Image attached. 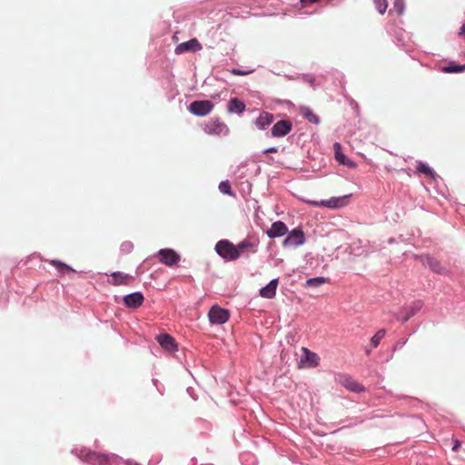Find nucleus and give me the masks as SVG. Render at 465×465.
I'll list each match as a JSON object with an SVG mask.
<instances>
[{"label": "nucleus", "instance_id": "obj_1", "mask_svg": "<svg viewBox=\"0 0 465 465\" xmlns=\"http://www.w3.org/2000/svg\"><path fill=\"white\" fill-rule=\"evenodd\" d=\"M76 454L82 460L92 465H108L110 459L116 457L114 454L99 453L85 448L76 450Z\"/></svg>", "mask_w": 465, "mask_h": 465}, {"label": "nucleus", "instance_id": "obj_2", "mask_svg": "<svg viewBox=\"0 0 465 465\" xmlns=\"http://www.w3.org/2000/svg\"><path fill=\"white\" fill-rule=\"evenodd\" d=\"M216 252L227 261L238 259V252L235 245L228 240H221L215 245Z\"/></svg>", "mask_w": 465, "mask_h": 465}, {"label": "nucleus", "instance_id": "obj_3", "mask_svg": "<svg viewBox=\"0 0 465 465\" xmlns=\"http://www.w3.org/2000/svg\"><path fill=\"white\" fill-rule=\"evenodd\" d=\"M188 109L194 115L205 116L213 111V104L209 100L193 101Z\"/></svg>", "mask_w": 465, "mask_h": 465}, {"label": "nucleus", "instance_id": "obj_4", "mask_svg": "<svg viewBox=\"0 0 465 465\" xmlns=\"http://www.w3.org/2000/svg\"><path fill=\"white\" fill-rule=\"evenodd\" d=\"M203 130L206 134L212 135H227L229 134L227 125L218 119L209 120L205 124Z\"/></svg>", "mask_w": 465, "mask_h": 465}, {"label": "nucleus", "instance_id": "obj_5", "mask_svg": "<svg viewBox=\"0 0 465 465\" xmlns=\"http://www.w3.org/2000/svg\"><path fill=\"white\" fill-rule=\"evenodd\" d=\"M305 242V235L301 228L292 230L287 237L283 240V247H297L303 244Z\"/></svg>", "mask_w": 465, "mask_h": 465}, {"label": "nucleus", "instance_id": "obj_6", "mask_svg": "<svg viewBox=\"0 0 465 465\" xmlns=\"http://www.w3.org/2000/svg\"><path fill=\"white\" fill-rule=\"evenodd\" d=\"M229 316V312L218 305L213 306L208 313L209 320L213 324H223L228 321Z\"/></svg>", "mask_w": 465, "mask_h": 465}, {"label": "nucleus", "instance_id": "obj_7", "mask_svg": "<svg viewBox=\"0 0 465 465\" xmlns=\"http://www.w3.org/2000/svg\"><path fill=\"white\" fill-rule=\"evenodd\" d=\"M157 256L160 262L167 266H173L180 261V255L173 249H161Z\"/></svg>", "mask_w": 465, "mask_h": 465}, {"label": "nucleus", "instance_id": "obj_8", "mask_svg": "<svg viewBox=\"0 0 465 465\" xmlns=\"http://www.w3.org/2000/svg\"><path fill=\"white\" fill-rule=\"evenodd\" d=\"M201 49H202V45L196 38H193L187 42H183V43L178 45L175 48V54H182L186 52L194 53Z\"/></svg>", "mask_w": 465, "mask_h": 465}, {"label": "nucleus", "instance_id": "obj_9", "mask_svg": "<svg viewBox=\"0 0 465 465\" xmlns=\"http://www.w3.org/2000/svg\"><path fill=\"white\" fill-rule=\"evenodd\" d=\"M338 381L341 385H342L351 391L361 392L364 391V387L358 383L356 381H354L349 375H339Z\"/></svg>", "mask_w": 465, "mask_h": 465}, {"label": "nucleus", "instance_id": "obj_10", "mask_svg": "<svg viewBox=\"0 0 465 465\" xmlns=\"http://www.w3.org/2000/svg\"><path fill=\"white\" fill-rule=\"evenodd\" d=\"M292 128V124L288 120H281L277 122L272 128V135L273 137H282L288 134Z\"/></svg>", "mask_w": 465, "mask_h": 465}, {"label": "nucleus", "instance_id": "obj_11", "mask_svg": "<svg viewBox=\"0 0 465 465\" xmlns=\"http://www.w3.org/2000/svg\"><path fill=\"white\" fill-rule=\"evenodd\" d=\"M288 232L287 225L282 222H274L271 228L266 231V234L269 238H277L285 235Z\"/></svg>", "mask_w": 465, "mask_h": 465}, {"label": "nucleus", "instance_id": "obj_12", "mask_svg": "<svg viewBox=\"0 0 465 465\" xmlns=\"http://www.w3.org/2000/svg\"><path fill=\"white\" fill-rule=\"evenodd\" d=\"M110 279H108V282L112 285H129L133 281L134 277L130 274L115 272L111 273Z\"/></svg>", "mask_w": 465, "mask_h": 465}, {"label": "nucleus", "instance_id": "obj_13", "mask_svg": "<svg viewBox=\"0 0 465 465\" xmlns=\"http://www.w3.org/2000/svg\"><path fill=\"white\" fill-rule=\"evenodd\" d=\"M257 245L258 243L256 242H252L249 239H245L242 241L240 243L235 245V248L238 252V258L242 254H249V253H254L257 251Z\"/></svg>", "mask_w": 465, "mask_h": 465}, {"label": "nucleus", "instance_id": "obj_14", "mask_svg": "<svg viewBox=\"0 0 465 465\" xmlns=\"http://www.w3.org/2000/svg\"><path fill=\"white\" fill-rule=\"evenodd\" d=\"M123 301L127 308H138L143 304L144 297L142 292H137L125 295Z\"/></svg>", "mask_w": 465, "mask_h": 465}, {"label": "nucleus", "instance_id": "obj_15", "mask_svg": "<svg viewBox=\"0 0 465 465\" xmlns=\"http://www.w3.org/2000/svg\"><path fill=\"white\" fill-rule=\"evenodd\" d=\"M157 341L165 351H174L177 350V344L174 339L167 333L157 336Z\"/></svg>", "mask_w": 465, "mask_h": 465}, {"label": "nucleus", "instance_id": "obj_16", "mask_svg": "<svg viewBox=\"0 0 465 465\" xmlns=\"http://www.w3.org/2000/svg\"><path fill=\"white\" fill-rule=\"evenodd\" d=\"M333 148H334V154H335V159L336 161L340 163V164H342V165H345V166H348L349 168H355L356 167V163L348 159L341 152V145L339 143H335L333 144Z\"/></svg>", "mask_w": 465, "mask_h": 465}, {"label": "nucleus", "instance_id": "obj_17", "mask_svg": "<svg viewBox=\"0 0 465 465\" xmlns=\"http://www.w3.org/2000/svg\"><path fill=\"white\" fill-rule=\"evenodd\" d=\"M422 262L424 265L428 266L431 271L439 274L446 273V269L441 265V263L433 257L426 255L422 258Z\"/></svg>", "mask_w": 465, "mask_h": 465}, {"label": "nucleus", "instance_id": "obj_18", "mask_svg": "<svg viewBox=\"0 0 465 465\" xmlns=\"http://www.w3.org/2000/svg\"><path fill=\"white\" fill-rule=\"evenodd\" d=\"M346 197L331 198L329 201H310L309 203L313 206H326L328 208H339L345 204Z\"/></svg>", "mask_w": 465, "mask_h": 465}, {"label": "nucleus", "instance_id": "obj_19", "mask_svg": "<svg viewBox=\"0 0 465 465\" xmlns=\"http://www.w3.org/2000/svg\"><path fill=\"white\" fill-rule=\"evenodd\" d=\"M278 284V279L272 280L265 287L260 290V295L266 299H272L276 294Z\"/></svg>", "mask_w": 465, "mask_h": 465}, {"label": "nucleus", "instance_id": "obj_20", "mask_svg": "<svg viewBox=\"0 0 465 465\" xmlns=\"http://www.w3.org/2000/svg\"><path fill=\"white\" fill-rule=\"evenodd\" d=\"M303 357L302 362H307L308 367H317L320 362V358L317 353L311 351L307 348H302Z\"/></svg>", "mask_w": 465, "mask_h": 465}, {"label": "nucleus", "instance_id": "obj_21", "mask_svg": "<svg viewBox=\"0 0 465 465\" xmlns=\"http://www.w3.org/2000/svg\"><path fill=\"white\" fill-rule=\"evenodd\" d=\"M273 122V115L268 112H262L255 120V125L260 130L266 129Z\"/></svg>", "mask_w": 465, "mask_h": 465}, {"label": "nucleus", "instance_id": "obj_22", "mask_svg": "<svg viewBox=\"0 0 465 465\" xmlns=\"http://www.w3.org/2000/svg\"><path fill=\"white\" fill-rule=\"evenodd\" d=\"M245 110V104L238 98H232L228 103L230 113L242 114Z\"/></svg>", "mask_w": 465, "mask_h": 465}, {"label": "nucleus", "instance_id": "obj_23", "mask_svg": "<svg viewBox=\"0 0 465 465\" xmlns=\"http://www.w3.org/2000/svg\"><path fill=\"white\" fill-rule=\"evenodd\" d=\"M301 114L308 120L310 123L318 124L320 123V118L316 115L312 110L307 106H302L300 108Z\"/></svg>", "mask_w": 465, "mask_h": 465}, {"label": "nucleus", "instance_id": "obj_24", "mask_svg": "<svg viewBox=\"0 0 465 465\" xmlns=\"http://www.w3.org/2000/svg\"><path fill=\"white\" fill-rule=\"evenodd\" d=\"M48 262L50 264H52L54 267H55V269L58 271V272L60 274H64L69 272H74V270L72 269L69 265H67L60 261L50 260V261H48Z\"/></svg>", "mask_w": 465, "mask_h": 465}, {"label": "nucleus", "instance_id": "obj_25", "mask_svg": "<svg viewBox=\"0 0 465 465\" xmlns=\"http://www.w3.org/2000/svg\"><path fill=\"white\" fill-rule=\"evenodd\" d=\"M327 282L328 280L324 277H316L307 280L305 285L307 287H318L322 284L326 283Z\"/></svg>", "mask_w": 465, "mask_h": 465}, {"label": "nucleus", "instance_id": "obj_26", "mask_svg": "<svg viewBox=\"0 0 465 465\" xmlns=\"http://www.w3.org/2000/svg\"><path fill=\"white\" fill-rule=\"evenodd\" d=\"M417 170L428 177L435 176V173L433 172V170L426 163H420L417 166Z\"/></svg>", "mask_w": 465, "mask_h": 465}, {"label": "nucleus", "instance_id": "obj_27", "mask_svg": "<svg viewBox=\"0 0 465 465\" xmlns=\"http://www.w3.org/2000/svg\"><path fill=\"white\" fill-rule=\"evenodd\" d=\"M384 336H385V330L384 329L379 330L374 334V336L371 339V344L372 345V347L376 348Z\"/></svg>", "mask_w": 465, "mask_h": 465}, {"label": "nucleus", "instance_id": "obj_28", "mask_svg": "<svg viewBox=\"0 0 465 465\" xmlns=\"http://www.w3.org/2000/svg\"><path fill=\"white\" fill-rule=\"evenodd\" d=\"M405 1L404 0H394L393 7L391 11L396 12L399 15H402L404 12Z\"/></svg>", "mask_w": 465, "mask_h": 465}, {"label": "nucleus", "instance_id": "obj_29", "mask_svg": "<svg viewBox=\"0 0 465 465\" xmlns=\"http://www.w3.org/2000/svg\"><path fill=\"white\" fill-rule=\"evenodd\" d=\"M254 70V67L232 68L231 73L235 75H246L252 73Z\"/></svg>", "mask_w": 465, "mask_h": 465}, {"label": "nucleus", "instance_id": "obj_30", "mask_svg": "<svg viewBox=\"0 0 465 465\" xmlns=\"http://www.w3.org/2000/svg\"><path fill=\"white\" fill-rule=\"evenodd\" d=\"M465 70V64L463 65H455L450 64L449 66H445L442 68V71L445 73H460Z\"/></svg>", "mask_w": 465, "mask_h": 465}, {"label": "nucleus", "instance_id": "obj_31", "mask_svg": "<svg viewBox=\"0 0 465 465\" xmlns=\"http://www.w3.org/2000/svg\"><path fill=\"white\" fill-rule=\"evenodd\" d=\"M376 9L378 12L381 15H383L386 12L388 4L386 0H372Z\"/></svg>", "mask_w": 465, "mask_h": 465}, {"label": "nucleus", "instance_id": "obj_32", "mask_svg": "<svg viewBox=\"0 0 465 465\" xmlns=\"http://www.w3.org/2000/svg\"><path fill=\"white\" fill-rule=\"evenodd\" d=\"M219 190L224 194L232 195L231 184L228 181L221 182L219 184Z\"/></svg>", "mask_w": 465, "mask_h": 465}, {"label": "nucleus", "instance_id": "obj_33", "mask_svg": "<svg viewBox=\"0 0 465 465\" xmlns=\"http://www.w3.org/2000/svg\"><path fill=\"white\" fill-rule=\"evenodd\" d=\"M133 249V243L130 242H125L122 243L121 250L124 252H130Z\"/></svg>", "mask_w": 465, "mask_h": 465}, {"label": "nucleus", "instance_id": "obj_34", "mask_svg": "<svg viewBox=\"0 0 465 465\" xmlns=\"http://www.w3.org/2000/svg\"><path fill=\"white\" fill-rule=\"evenodd\" d=\"M321 0H300L302 8H305L308 5L314 4V3H318Z\"/></svg>", "mask_w": 465, "mask_h": 465}, {"label": "nucleus", "instance_id": "obj_35", "mask_svg": "<svg viewBox=\"0 0 465 465\" xmlns=\"http://www.w3.org/2000/svg\"><path fill=\"white\" fill-rule=\"evenodd\" d=\"M459 35L465 40V24L460 28Z\"/></svg>", "mask_w": 465, "mask_h": 465}, {"label": "nucleus", "instance_id": "obj_36", "mask_svg": "<svg viewBox=\"0 0 465 465\" xmlns=\"http://www.w3.org/2000/svg\"><path fill=\"white\" fill-rule=\"evenodd\" d=\"M265 153H277V148L275 147H272V148H268L264 151Z\"/></svg>", "mask_w": 465, "mask_h": 465}, {"label": "nucleus", "instance_id": "obj_37", "mask_svg": "<svg viewBox=\"0 0 465 465\" xmlns=\"http://www.w3.org/2000/svg\"><path fill=\"white\" fill-rule=\"evenodd\" d=\"M126 465H139V464L134 460H127Z\"/></svg>", "mask_w": 465, "mask_h": 465}, {"label": "nucleus", "instance_id": "obj_38", "mask_svg": "<svg viewBox=\"0 0 465 465\" xmlns=\"http://www.w3.org/2000/svg\"><path fill=\"white\" fill-rule=\"evenodd\" d=\"M459 447H460V442L458 440H456L455 445L453 446L452 450H457Z\"/></svg>", "mask_w": 465, "mask_h": 465}, {"label": "nucleus", "instance_id": "obj_39", "mask_svg": "<svg viewBox=\"0 0 465 465\" xmlns=\"http://www.w3.org/2000/svg\"><path fill=\"white\" fill-rule=\"evenodd\" d=\"M421 307V304L420 302H417V308L420 309Z\"/></svg>", "mask_w": 465, "mask_h": 465}, {"label": "nucleus", "instance_id": "obj_40", "mask_svg": "<svg viewBox=\"0 0 465 465\" xmlns=\"http://www.w3.org/2000/svg\"><path fill=\"white\" fill-rule=\"evenodd\" d=\"M405 342H406L405 341H402V342H400V345H404V344H405Z\"/></svg>", "mask_w": 465, "mask_h": 465}, {"label": "nucleus", "instance_id": "obj_41", "mask_svg": "<svg viewBox=\"0 0 465 465\" xmlns=\"http://www.w3.org/2000/svg\"><path fill=\"white\" fill-rule=\"evenodd\" d=\"M405 342H406L405 341H402V342H400V345H404V344H405Z\"/></svg>", "mask_w": 465, "mask_h": 465}]
</instances>
